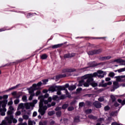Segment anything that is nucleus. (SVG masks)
<instances>
[{"label":"nucleus","instance_id":"nucleus-1","mask_svg":"<svg viewBox=\"0 0 125 125\" xmlns=\"http://www.w3.org/2000/svg\"><path fill=\"white\" fill-rule=\"evenodd\" d=\"M48 96H49V94L46 93L44 97L40 96L39 97L40 102L39 104V109L38 111L42 116H43V115L45 114V110L47 109V106H46V105L43 106V102L44 104H48L49 102H51V100H52L51 97H49L48 100L44 101V98H47Z\"/></svg>","mask_w":125,"mask_h":125},{"label":"nucleus","instance_id":"nucleus-2","mask_svg":"<svg viewBox=\"0 0 125 125\" xmlns=\"http://www.w3.org/2000/svg\"><path fill=\"white\" fill-rule=\"evenodd\" d=\"M13 111H14V108H13V106L10 105L7 112L8 116L5 118V120H3L0 125H6L7 124H12V122L13 124H16L17 123V120L14 118L13 115H12Z\"/></svg>","mask_w":125,"mask_h":125},{"label":"nucleus","instance_id":"nucleus-3","mask_svg":"<svg viewBox=\"0 0 125 125\" xmlns=\"http://www.w3.org/2000/svg\"><path fill=\"white\" fill-rule=\"evenodd\" d=\"M106 73L105 71L99 70L97 71V73L95 72L93 74H86L82 77V79H87V78H89L88 82H92L93 81V77H96L97 76L100 79H102V78H104L106 76Z\"/></svg>","mask_w":125,"mask_h":125},{"label":"nucleus","instance_id":"nucleus-4","mask_svg":"<svg viewBox=\"0 0 125 125\" xmlns=\"http://www.w3.org/2000/svg\"><path fill=\"white\" fill-rule=\"evenodd\" d=\"M87 79H88L87 80L86 82H84V80H86V79H83V77H82L81 81H79V84L78 86H83V85H84V86L87 87L88 86H89V84H91L92 86L93 87L97 86V83L93 82V79L91 82H88V80H89V77H87Z\"/></svg>","mask_w":125,"mask_h":125},{"label":"nucleus","instance_id":"nucleus-5","mask_svg":"<svg viewBox=\"0 0 125 125\" xmlns=\"http://www.w3.org/2000/svg\"><path fill=\"white\" fill-rule=\"evenodd\" d=\"M61 90H65V87L62 86H51L49 88V91H52V92L58 91L57 93L58 95H61Z\"/></svg>","mask_w":125,"mask_h":125},{"label":"nucleus","instance_id":"nucleus-6","mask_svg":"<svg viewBox=\"0 0 125 125\" xmlns=\"http://www.w3.org/2000/svg\"><path fill=\"white\" fill-rule=\"evenodd\" d=\"M6 104H7V100H6L0 101V113H1V116H5Z\"/></svg>","mask_w":125,"mask_h":125},{"label":"nucleus","instance_id":"nucleus-7","mask_svg":"<svg viewBox=\"0 0 125 125\" xmlns=\"http://www.w3.org/2000/svg\"><path fill=\"white\" fill-rule=\"evenodd\" d=\"M116 82H125V75L118 76L114 77Z\"/></svg>","mask_w":125,"mask_h":125},{"label":"nucleus","instance_id":"nucleus-8","mask_svg":"<svg viewBox=\"0 0 125 125\" xmlns=\"http://www.w3.org/2000/svg\"><path fill=\"white\" fill-rule=\"evenodd\" d=\"M24 106L25 107V108L27 110H30V109H31V110H33V107H34L33 106V104H31V103H25L24 104Z\"/></svg>","mask_w":125,"mask_h":125},{"label":"nucleus","instance_id":"nucleus-9","mask_svg":"<svg viewBox=\"0 0 125 125\" xmlns=\"http://www.w3.org/2000/svg\"><path fill=\"white\" fill-rule=\"evenodd\" d=\"M101 52V50H95L93 51H90L88 53L89 55H93V54H98V53H100Z\"/></svg>","mask_w":125,"mask_h":125},{"label":"nucleus","instance_id":"nucleus-10","mask_svg":"<svg viewBox=\"0 0 125 125\" xmlns=\"http://www.w3.org/2000/svg\"><path fill=\"white\" fill-rule=\"evenodd\" d=\"M42 84V82H39L37 84H33L32 85V87H33V89L34 90H36V89H38V86H41Z\"/></svg>","mask_w":125,"mask_h":125},{"label":"nucleus","instance_id":"nucleus-11","mask_svg":"<svg viewBox=\"0 0 125 125\" xmlns=\"http://www.w3.org/2000/svg\"><path fill=\"white\" fill-rule=\"evenodd\" d=\"M76 54L75 53L72 54H66L64 55V58H70L71 57H74Z\"/></svg>","mask_w":125,"mask_h":125},{"label":"nucleus","instance_id":"nucleus-12","mask_svg":"<svg viewBox=\"0 0 125 125\" xmlns=\"http://www.w3.org/2000/svg\"><path fill=\"white\" fill-rule=\"evenodd\" d=\"M114 62H117V63H119L120 64H123L124 65V63H125V61H124L121 59H116L114 61Z\"/></svg>","mask_w":125,"mask_h":125},{"label":"nucleus","instance_id":"nucleus-13","mask_svg":"<svg viewBox=\"0 0 125 125\" xmlns=\"http://www.w3.org/2000/svg\"><path fill=\"white\" fill-rule=\"evenodd\" d=\"M93 105L96 107V108H101V104L98 102H95L93 103Z\"/></svg>","mask_w":125,"mask_h":125},{"label":"nucleus","instance_id":"nucleus-14","mask_svg":"<svg viewBox=\"0 0 125 125\" xmlns=\"http://www.w3.org/2000/svg\"><path fill=\"white\" fill-rule=\"evenodd\" d=\"M119 87V83L117 81L113 82V88L117 89Z\"/></svg>","mask_w":125,"mask_h":125},{"label":"nucleus","instance_id":"nucleus-15","mask_svg":"<svg viewBox=\"0 0 125 125\" xmlns=\"http://www.w3.org/2000/svg\"><path fill=\"white\" fill-rule=\"evenodd\" d=\"M25 108V106H24V104L21 103L19 104L18 110H20V109H22V110Z\"/></svg>","mask_w":125,"mask_h":125},{"label":"nucleus","instance_id":"nucleus-16","mask_svg":"<svg viewBox=\"0 0 125 125\" xmlns=\"http://www.w3.org/2000/svg\"><path fill=\"white\" fill-rule=\"evenodd\" d=\"M19 86V84H18L15 86L9 88L7 91H10V90H13V89H16V88H17Z\"/></svg>","mask_w":125,"mask_h":125},{"label":"nucleus","instance_id":"nucleus-17","mask_svg":"<svg viewBox=\"0 0 125 125\" xmlns=\"http://www.w3.org/2000/svg\"><path fill=\"white\" fill-rule=\"evenodd\" d=\"M28 125H36V122L34 121H32L31 119L28 120Z\"/></svg>","mask_w":125,"mask_h":125},{"label":"nucleus","instance_id":"nucleus-18","mask_svg":"<svg viewBox=\"0 0 125 125\" xmlns=\"http://www.w3.org/2000/svg\"><path fill=\"white\" fill-rule=\"evenodd\" d=\"M117 101L118 102H119V103H120L121 105H125V100L122 101V100L121 99H118Z\"/></svg>","mask_w":125,"mask_h":125},{"label":"nucleus","instance_id":"nucleus-19","mask_svg":"<svg viewBox=\"0 0 125 125\" xmlns=\"http://www.w3.org/2000/svg\"><path fill=\"white\" fill-rule=\"evenodd\" d=\"M61 46H62V44H58L53 45L52 48H58V47H61Z\"/></svg>","mask_w":125,"mask_h":125},{"label":"nucleus","instance_id":"nucleus-20","mask_svg":"<svg viewBox=\"0 0 125 125\" xmlns=\"http://www.w3.org/2000/svg\"><path fill=\"white\" fill-rule=\"evenodd\" d=\"M69 90H74V89H76V85H72L70 86L68 88Z\"/></svg>","mask_w":125,"mask_h":125},{"label":"nucleus","instance_id":"nucleus-21","mask_svg":"<svg viewBox=\"0 0 125 125\" xmlns=\"http://www.w3.org/2000/svg\"><path fill=\"white\" fill-rule=\"evenodd\" d=\"M110 98L112 101V102H115L116 101V97L114 96L113 95H111L110 96Z\"/></svg>","mask_w":125,"mask_h":125},{"label":"nucleus","instance_id":"nucleus-22","mask_svg":"<svg viewBox=\"0 0 125 125\" xmlns=\"http://www.w3.org/2000/svg\"><path fill=\"white\" fill-rule=\"evenodd\" d=\"M89 119H91V120H96L97 118L96 117L93 116V115H90L88 116Z\"/></svg>","mask_w":125,"mask_h":125},{"label":"nucleus","instance_id":"nucleus-23","mask_svg":"<svg viewBox=\"0 0 125 125\" xmlns=\"http://www.w3.org/2000/svg\"><path fill=\"white\" fill-rule=\"evenodd\" d=\"M47 58V55L44 54L41 56V59H46Z\"/></svg>","mask_w":125,"mask_h":125},{"label":"nucleus","instance_id":"nucleus-24","mask_svg":"<svg viewBox=\"0 0 125 125\" xmlns=\"http://www.w3.org/2000/svg\"><path fill=\"white\" fill-rule=\"evenodd\" d=\"M21 115V111H17L15 113V116L16 117H18V116H20Z\"/></svg>","mask_w":125,"mask_h":125},{"label":"nucleus","instance_id":"nucleus-25","mask_svg":"<svg viewBox=\"0 0 125 125\" xmlns=\"http://www.w3.org/2000/svg\"><path fill=\"white\" fill-rule=\"evenodd\" d=\"M111 57L110 56L103 57L104 60H109V59H111Z\"/></svg>","mask_w":125,"mask_h":125},{"label":"nucleus","instance_id":"nucleus-26","mask_svg":"<svg viewBox=\"0 0 125 125\" xmlns=\"http://www.w3.org/2000/svg\"><path fill=\"white\" fill-rule=\"evenodd\" d=\"M125 68H120L117 70V72H118V73H122V72H125Z\"/></svg>","mask_w":125,"mask_h":125},{"label":"nucleus","instance_id":"nucleus-27","mask_svg":"<svg viewBox=\"0 0 125 125\" xmlns=\"http://www.w3.org/2000/svg\"><path fill=\"white\" fill-rule=\"evenodd\" d=\"M74 122H75V123H78V122H80V117L79 116L76 117L74 118Z\"/></svg>","mask_w":125,"mask_h":125},{"label":"nucleus","instance_id":"nucleus-28","mask_svg":"<svg viewBox=\"0 0 125 125\" xmlns=\"http://www.w3.org/2000/svg\"><path fill=\"white\" fill-rule=\"evenodd\" d=\"M22 100L23 102H27V96H23L22 97Z\"/></svg>","mask_w":125,"mask_h":125},{"label":"nucleus","instance_id":"nucleus-29","mask_svg":"<svg viewBox=\"0 0 125 125\" xmlns=\"http://www.w3.org/2000/svg\"><path fill=\"white\" fill-rule=\"evenodd\" d=\"M109 77H110L111 78H113L115 76V73L114 72H110L108 74Z\"/></svg>","mask_w":125,"mask_h":125},{"label":"nucleus","instance_id":"nucleus-30","mask_svg":"<svg viewBox=\"0 0 125 125\" xmlns=\"http://www.w3.org/2000/svg\"><path fill=\"white\" fill-rule=\"evenodd\" d=\"M31 103L33 104V106L35 107V104H37L38 103V100H34L32 103Z\"/></svg>","mask_w":125,"mask_h":125},{"label":"nucleus","instance_id":"nucleus-31","mask_svg":"<svg viewBox=\"0 0 125 125\" xmlns=\"http://www.w3.org/2000/svg\"><path fill=\"white\" fill-rule=\"evenodd\" d=\"M29 93H30V94H34V89H33V88H30L29 90Z\"/></svg>","mask_w":125,"mask_h":125},{"label":"nucleus","instance_id":"nucleus-32","mask_svg":"<svg viewBox=\"0 0 125 125\" xmlns=\"http://www.w3.org/2000/svg\"><path fill=\"white\" fill-rule=\"evenodd\" d=\"M22 118L24 120H28L29 119V116L27 115H24L22 116Z\"/></svg>","mask_w":125,"mask_h":125},{"label":"nucleus","instance_id":"nucleus-33","mask_svg":"<svg viewBox=\"0 0 125 125\" xmlns=\"http://www.w3.org/2000/svg\"><path fill=\"white\" fill-rule=\"evenodd\" d=\"M54 114H55L54 111H49V112L48 113V115L49 116H52V115H54Z\"/></svg>","mask_w":125,"mask_h":125},{"label":"nucleus","instance_id":"nucleus-34","mask_svg":"<svg viewBox=\"0 0 125 125\" xmlns=\"http://www.w3.org/2000/svg\"><path fill=\"white\" fill-rule=\"evenodd\" d=\"M13 104V102L12 101V98H10V101L8 103V105H11Z\"/></svg>","mask_w":125,"mask_h":125},{"label":"nucleus","instance_id":"nucleus-35","mask_svg":"<svg viewBox=\"0 0 125 125\" xmlns=\"http://www.w3.org/2000/svg\"><path fill=\"white\" fill-rule=\"evenodd\" d=\"M34 96H35V94H31L29 97V100H32Z\"/></svg>","mask_w":125,"mask_h":125},{"label":"nucleus","instance_id":"nucleus-36","mask_svg":"<svg viewBox=\"0 0 125 125\" xmlns=\"http://www.w3.org/2000/svg\"><path fill=\"white\" fill-rule=\"evenodd\" d=\"M65 93H66V95L67 96V97H68L69 98H70V97H71V96L70 95V94L69 93V92H68L67 90L65 91Z\"/></svg>","mask_w":125,"mask_h":125},{"label":"nucleus","instance_id":"nucleus-37","mask_svg":"<svg viewBox=\"0 0 125 125\" xmlns=\"http://www.w3.org/2000/svg\"><path fill=\"white\" fill-rule=\"evenodd\" d=\"M48 82V80L47 79L42 80L43 84H46V83H47Z\"/></svg>","mask_w":125,"mask_h":125},{"label":"nucleus","instance_id":"nucleus-38","mask_svg":"<svg viewBox=\"0 0 125 125\" xmlns=\"http://www.w3.org/2000/svg\"><path fill=\"white\" fill-rule=\"evenodd\" d=\"M19 102H20V101L18 99H17L14 101L15 104H18V103H19Z\"/></svg>","mask_w":125,"mask_h":125},{"label":"nucleus","instance_id":"nucleus-39","mask_svg":"<svg viewBox=\"0 0 125 125\" xmlns=\"http://www.w3.org/2000/svg\"><path fill=\"white\" fill-rule=\"evenodd\" d=\"M91 112H92L91 109H87L85 111V113H86L87 114H90Z\"/></svg>","mask_w":125,"mask_h":125},{"label":"nucleus","instance_id":"nucleus-40","mask_svg":"<svg viewBox=\"0 0 125 125\" xmlns=\"http://www.w3.org/2000/svg\"><path fill=\"white\" fill-rule=\"evenodd\" d=\"M67 107H68V104H64L62 105V109H67Z\"/></svg>","mask_w":125,"mask_h":125},{"label":"nucleus","instance_id":"nucleus-41","mask_svg":"<svg viewBox=\"0 0 125 125\" xmlns=\"http://www.w3.org/2000/svg\"><path fill=\"white\" fill-rule=\"evenodd\" d=\"M68 111H73L74 110V107L73 106H71L68 108L67 109Z\"/></svg>","mask_w":125,"mask_h":125},{"label":"nucleus","instance_id":"nucleus-42","mask_svg":"<svg viewBox=\"0 0 125 125\" xmlns=\"http://www.w3.org/2000/svg\"><path fill=\"white\" fill-rule=\"evenodd\" d=\"M104 110H105V111H108V110H110V107H109V106H105Z\"/></svg>","mask_w":125,"mask_h":125},{"label":"nucleus","instance_id":"nucleus-43","mask_svg":"<svg viewBox=\"0 0 125 125\" xmlns=\"http://www.w3.org/2000/svg\"><path fill=\"white\" fill-rule=\"evenodd\" d=\"M99 101H100V102H103V101L104 100V98L103 97H100V98L98 99Z\"/></svg>","mask_w":125,"mask_h":125},{"label":"nucleus","instance_id":"nucleus-44","mask_svg":"<svg viewBox=\"0 0 125 125\" xmlns=\"http://www.w3.org/2000/svg\"><path fill=\"white\" fill-rule=\"evenodd\" d=\"M56 103L54 102L52 103L51 104H48V107H51V106L55 105Z\"/></svg>","mask_w":125,"mask_h":125},{"label":"nucleus","instance_id":"nucleus-45","mask_svg":"<svg viewBox=\"0 0 125 125\" xmlns=\"http://www.w3.org/2000/svg\"><path fill=\"white\" fill-rule=\"evenodd\" d=\"M57 117H60L61 116V111H58L57 112Z\"/></svg>","mask_w":125,"mask_h":125},{"label":"nucleus","instance_id":"nucleus-46","mask_svg":"<svg viewBox=\"0 0 125 125\" xmlns=\"http://www.w3.org/2000/svg\"><path fill=\"white\" fill-rule=\"evenodd\" d=\"M79 106H80V107H83V106H84V103H83V102L80 103L79 104Z\"/></svg>","mask_w":125,"mask_h":125},{"label":"nucleus","instance_id":"nucleus-47","mask_svg":"<svg viewBox=\"0 0 125 125\" xmlns=\"http://www.w3.org/2000/svg\"><path fill=\"white\" fill-rule=\"evenodd\" d=\"M12 95L15 96L16 98V95H17V93L16 92H13L12 93Z\"/></svg>","mask_w":125,"mask_h":125},{"label":"nucleus","instance_id":"nucleus-48","mask_svg":"<svg viewBox=\"0 0 125 125\" xmlns=\"http://www.w3.org/2000/svg\"><path fill=\"white\" fill-rule=\"evenodd\" d=\"M3 98H4V99H7V98H8V95H4L3 96Z\"/></svg>","mask_w":125,"mask_h":125},{"label":"nucleus","instance_id":"nucleus-49","mask_svg":"<svg viewBox=\"0 0 125 125\" xmlns=\"http://www.w3.org/2000/svg\"><path fill=\"white\" fill-rule=\"evenodd\" d=\"M37 115H38V113H37V112L35 111L33 113V117H36Z\"/></svg>","mask_w":125,"mask_h":125},{"label":"nucleus","instance_id":"nucleus-50","mask_svg":"<svg viewBox=\"0 0 125 125\" xmlns=\"http://www.w3.org/2000/svg\"><path fill=\"white\" fill-rule=\"evenodd\" d=\"M57 98H58V96H53V100H56V99H57Z\"/></svg>","mask_w":125,"mask_h":125},{"label":"nucleus","instance_id":"nucleus-51","mask_svg":"<svg viewBox=\"0 0 125 125\" xmlns=\"http://www.w3.org/2000/svg\"><path fill=\"white\" fill-rule=\"evenodd\" d=\"M65 98H66V97L64 95H62L60 98L61 99H65Z\"/></svg>","mask_w":125,"mask_h":125},{"label":"nucleus","instance_id":"nucleus-52","mask_svg":"<svg viewBox=\"0 0 125 125\" xmlns=\"http://www.w3.org/2000/svg\"><path fill=\"white\" fill-rule=\"evenodd\" d=\"M111 125H122V124H118L116 122L112 123Z\"/></svg>","mask_w":125,"mask_h":125},{"label":"nucleus","instance_id":"nucleus-53","mask_svg":"<svg viewBox=\"0 0 125 125\" xmlns=\"http://www.w3.org/2000/svg\"><path fill=\"white\" fill-rule=\"evenodd\" d=\"M40 94H41V91H38L36 93V96H38V95H40Z\"/></svg>","mask_w":125,"mask_h":125},{"label":"nucleus","instance_id":"nucleus-54","mask_svg":"<svg viewBox=\"0 0 125 125\" xmlns=\"http://www.w3.org/2000/svg\"><path fill=\"white\" fill-rule=\"evenodd\" d=\"M109 81H111V78L107 77L105 78V82H109Z\"/></svg>","mask_w":125,"mask_h":125},{"label":"nucleus","instance_id":"nucleus-55","mask_svg":"<svg viewBox=\"0 0 125 125\" xmlns=\"http://www.w3.org/2000/svg\"><path fill=\"white\" fill-rule=\"evenodd\" d=\"M59 110H61V107H57L55 109V110H56V111H59Z\"/></svg>","mask_w":125,"mask_h":125},{"label":"nucleus","instance_id":"nucleus-56","mask_svg":"<svg viewBox=\"0 0 125 125\" xmlns=\"http://www.w3.org/2000/svg\"><path fill=\"white\" fill-rule=\"evenodd\" d=\"M18 125H27V123H21Z\"/></svg>","mask_w":125,"mask_h":125},{"label":"nucleus","instance_id":"nucleus-57","mask_svg":"<svg viewBox=\"0 0 125 125\" xmlns=\"http://www.w3.org/2000/svg\"><path fill=\"white\" fill-rule=\"evenodd\" d=\"M75 71H76L75 69H70L69 70V72H75Z\"/></svg>","mask_w":125,"mask_h":125},{"label":"nucleus","instance_id":"nucleus-58","mask_svg":"<svg viewBox=\"0 0 125 125\" xmlns=\"http://www.w3.org/2000/svg\"><path fill=\"white\" fill-rule=\"evenodd\" d=\"M19 122H20L21 123L23 122V118H20L18 119Z\"/></svg>","mask_w":125,"mask_h":125},{"label":"nucleus","instance_id":"nucleus-59","mask_svg":"<svg viewBox=\"0 0 125 125\" xmlns=\"http://www.w3.org/2000/svg\"><path fill=\"white\" fill-rule=\"evenodd\" d=\"M107 83H104V84H103L102 85V86H103V87H106V86H107Z\"/></svg>","mask_w":125,"mask_h":125},{"label":"nucleus","instance_id":"nucleus-60","mask_svg":"<svg viewBox=\"0 0 125 125\" xmlns=\"http://www.w3.org/2000/svg\"><path fill=\"white\" fill-rule=\"evenodd\" d=\"M106 84L107 85H111V84H112V82L109 81L107 83H106Z\"/></svg>","mask_w":125,"mask_h":125},{"label":"nucleus","instance_id":"nucleus-61","mask_svg":"<svg viewBox=\"0 0 125 125\" xmlns=\"http://www.w3.org/2000/svg\"><path fill=\"white\" fill-rule=\"evenodd\" d=\"M48 91L47 89H44V90H43L42 92L43 93H47Z\"/></svg>","mask_w":125,"mask_h":125},{"label":"nucleus","instance_id":"nucleus-62","mask_svg":"<svg viewBox=\"0 0 125 125\" xmlns=\"http://www.w3.org/2000/svg\"><path fill=\"white\" fill-rule=\"evenodd\" d=\"M63 87H64L65 89L69 87V84H65V86H63Z\"/></svg>","mask_w":125,"mask_h":125},{"label":"nucleus","instance_id":"nucleus-63","mask_svg":"<svg viewBox=\"0 0 125 125\" xmlns=\"http://www.w3.org/2000/svg\"><path fill=\"white\" fill-rule=\"evenodd\" d=\"M119 105L120 104L117 103H115V104H114V105L115 106V107H118Z\"/></svg>","mask_w":125,"mask_h":125},{"label":"nucleus","instance_id":"nucleus-64","mask_svg":"<svg viewBox=\"0 0 125 125\" xmlns=\"http://www.w3.org/2000/svg\"><path fill=\"white\" fill-rule=\"evenodd\" d=\"M121 86L123 87H125V83L122 84Z\"/></svg>","mask_w":125,"mask_h":125}]
</instances>
